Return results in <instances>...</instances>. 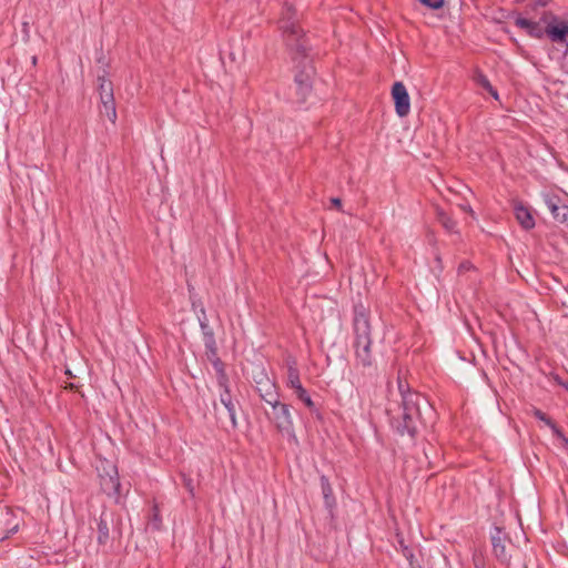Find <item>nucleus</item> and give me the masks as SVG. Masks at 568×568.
Masks as SVG:
<instances>
[{
    "instance_id": "nucleus-22",
    "label": "nucleus",
    "mask_w": 568,
    "mask_h": 568,
    "mask_svg": "<svg viewBox=\"0 0 568 568\" xmlns=\"http://www.w3.org/2000/svg\"><path fill=\"white\" fill-rule=\"evenodd\" d=\"M476 82L481 87L484 88L486 91L488 90H491V83L489 82L488 78L483 74V73H478L475 78Z\"/></svg>"
},
{
    "instance_id": "nucleus-13",
    "label": "nucleus",
    "mask_w": 568,
    "mask_h": 568,
    "mask_svg": "<svg viewBox=\"0 0 568 568\" xmlns=\"http://www.w3.org/2000/svg\"><path fill=\"white\" fill-rule=\"evenodd\" d=\"M531 413L532 415L545 423V425H547L551 430H552V434L555 436H557L558 438H562L565 442H567V438L564 436L562 432L558 428V426L552 422V419L550 417H548L544 412H541L540 409L534 407L531 409Z\"/></svg>"
},
{
    "instance_id": "nucleus-33",
    "label": "nucleus",
    "mask_w": 568,
    "mask_h": 568,
    "mask_svg": "<svg viewBox=\"0 0 568 568\" xmlns=\"http://www.w3.org/2000/svg\"><path fill=\"white\" fill-rule=\"evenodd\" d=\"M488 93H489L494 99L498 100L499 95H498L497 90H496L494 87H491V90H488Z\"/></svg>"
},
{
    "instance_id": "nucleus-34",
    "label": "nucleus",
    "mask_w": 568,
    "mask_h": 568,
    "mask_svg": "<svg viewBox=\"0 0 568 568\" xmlns=\"http://www.w3.org/2000/svg\"><path fill=\"white\" fill-rule=\"evenodd\" d=\"M68 387H69L70 389H77V388H78V385H77V384H74V383H70V384L68 385Z\"/></svg>"
},
{
    "instance_id": "nucleus-40",
    "label": "nucleus",
    "mask_w": 568,
    "mask_h": 568,
    "mask_svg": "<svg viewBox=\"0 0 568 568\" xmlns=\"http://www.w3.org/2000/svg\"><path fill=\"white\" fill-rule=\"evenodd\" d=\"M567 392H568V386H567Z\"/></svg>"
},
{
    "instance_id": "nucleus-2",
    "label": "nucleus",
    "mask_w": 568,
    "mask_h": 568,
    "mask_svg": "<svg viewBox=\"0 0 568 568\" xmlns=\"http://www.w3.org/2000/svg\"><path fill=\"white\" fill-rule=\"evenodd\" d=\"M398 389L402 395V405L395 412L388 410L390 426L398 435L415 438L433 416V408L423 395L409 390L408 387L406 389L400 379Z\"/></svg>"
},
{
    "instance_id": "nucleus-32",
    "label": "nucleus",
    "mask_w": 568,
    "mask_h": 568,
    "mask_svg": "<svg viewBox=\"0 0 568 568\" xmlns=\"http://www.w3.org/2000/svg\"><path fill=\"white\" fill-rule=\"evenodd\" d=\"M549 2H550V0H536L535 1L536 6H538V7H546V6H548Z\"/></svg>"
},
{
    "instance_id": "nucleus-30",
    "label": "nucleus",
    "mask_w": 568,
    "mask_h": 568,
    "mask_svg": "<svg viewBox=\"0 0 568 568\" xmlns=\"http://www.w3.org/2000/svg\"><path fill=\"white\" fill-rule=\"evenodd\" d=\"M555 382L567 390L568 383L564 382L559 376H555Z\"/></svg>"
},
{
    "instance_id": "nucleus-37",
    "label": "nucleus",
    "mask_w": 568,
    "mask_h": 568,
    "mask_svg": "<svg viewBox=\"0 0 568 568\" xmlns=\"http://www.w3.org/2000/svg\"><path fill=\"white\" fill-rule=\"evenodd\" d=\"M18 530V525H14L11 529H10V534H14L17 532Z\"/></svg>"
},
{
    "instance_id": "nucleus-9",
    "label": "nucleus",
    "mask_w": 568,
    "mask_h": 568,
    "mask_svg": "<svg viewBox=\"0 0 568 568\" xmlns=\"http://www.w3.org/2000/svg\"><path fill=\"white\" fill-rule=\"evenodd\" d=\"M505 539L506 535L500 528L496 527L494 534H491L493 552L501 564L508 565L510 555L506 550Z\"/></svg>"
},
{
    "instance_id": "nucleus-23",
    "label": "nucleus",
    "mask_w": 568,
    "mask_h": 568,
    "mask_svg": "<svg viewBox=\"0 0 568 568\" xmlns=\"http://www.w3.org/2000/svg\"><path fill=\"white\" fill-rule=\"evenodd\" d=\"M527 33L534 38H541L545 32H542L538 22L532 21V27L527 30Z\"/></svg>"
},
{
    "instance_id": "nucleus-27",
    "label": "nucleus",
    "mask_w": 568,
    "mask_h": 568,
    "mask_svg": "<svg viewBox=\"0 0 568 568\" xmlns=\"http://www.w3.org/2000/svg\"><path fill=\"white\" fill-rule=\"evenodd\" d=\"M403 552H404V556L406 557V559L409 561V565L414 564V558H415L414 552L410 549H408L407 547L404 548Z\"/></svg>"
},
{
    "instance_id": "nucleus-29",
    "label": "nucleus",
    "mask_w": 568,
    "mask_h": 568,
    "mask_svg": "<svg viewBox=\"0 0 568 568\" xmlns=\"http://www.w3.org/2000/svg\"><path fill=\"white\" fill-rule=\"evenodd\" d=\"M184 484H185V487L189 490V493L193 496L194 495V487H193L192 479H190V478L185 479Z\"/></svg>"
},
{
    "instance_id": "nucleus-20",
    "label": "nucleus",
    "mask_w": 568,
    "mask_h": 568,
    "mask_svg": "<svg viewBox=\"0 0 568 568\" xmlns=\"http://www.w3.org/2000/svg\"><path fill=\"white\" fill-rule=\"evenodd\" d=\"M438 221L443 225V227L449 233H457L456 231V222L446 213H438Z\"/></svg>"
},
{
    "instance_id": "nucleus-15",
    "label": "nucleus",
    "mask_w": 568,
    "mask_h": 568,
    "mask_svg": "<svg viewBox=\"0 0 568 568\" xmlns=\"http://www.w3.org/2000/svg\"><path fill=\"white\" fill-rule=\"evenodd\" d=\"M101 112L111 121V122H115L116 120V109H115V103H114V98L111 97L109 94V97H106V102L104 104H102V110Z\"/></svg>"
},
{
    "instance_id": "nucleus-39",
    "label": "nucleus",
    "mask_w": 568,
    "mask_h": 568,
    "mask_svg": "<svg viewBox=\"0 0 568 568\" xmlns=\"http://www.w3.org/2000/svg\"><path fill=\"white\" fill-rule=\"evenodd\" d=\"M36 62H37V58H36V57H33V59H32V63H36Z\"/></svg>"
},
{
    "instance_id": "nucleus-14",
    "label": "nucleus",
    "mask_w": 568,
    "mask_h": 568,
    "mask_svg": "<svg viewBox=\"0 0 568 568\" xmlns=\"http://www.w3.org/2000/svg\"><path fill=\"white\" fill-rule=\"evenodd\" d=\"M209 361L211 362V364L213 365V367L216 372L219 386H225V384H227L229 379H227V375L225 373L223 362L221 361V358L219 356L214 357V358H210Z\"/></svg>"
},
{
    "instance_id": "nucleus-24",
    "label": "nucleus",
    "mask_w": 568,
    "mask_h": 568,
    "mask_svg": "<svg viewBox=\"0 0 568 568\" xmlns=\"http://www.w3.org/2000/svg\"><path fill=\"white\" fill-rule=\"evenodd\" d=\"M515 24L516 27L527 31L530 27H532V21L523 17H517L515 19Z\"/></svg>"
},
{
    "instance_id": "nucleus-28",
    "label": "nucleus",
    "mask_w": 568,
    "mask_h": 568,
    "mask_svg": "<svg viewBox=\"0 0 568 568\" xmlns=\"http://www.w3.org/2000/svg\"><path fill=\"white\" fill-rule=\"evenodd\" d=\"M100 81V93H104L108 90V83H111L110 81H106L104 78H99Z\"/></svg>"
},
{
    "instance_id": "nucleus-3",
    "label": "nucleus",
    "mask_w": 568,
    "mask_h": 568,
    "mask_svg": "<svg viewBox=\"0 0 568 568\" xmlns=\"http://www.w3.org/2000/svg\"><path fill=\"white\" fill-rule=\"evenodd\" d=\"M353 331L355 366L371 371L375 363L372 354V328L368 311L363 305H357L354 308Z\"/></svg>"
},
{
    "instance_id": "nucleus-19",
    "label": "nucleus",
    "mask_w": 568,
    "mask_h": 568,
    "mask_svg": "<svg viewBox=\"0 0 568 568\" xmlns=\"http://www.w3.org/2000/svg\"><path fill=\"white\" fill-rule=\"evenodd\" d=\"M197 318H199L200 327L202 329L204 338L209 337V334H214L213 329L209 325V320H207L206 312H205L204 307L200 308Z\"/></svg>"
},
{
    "instance_id": "nucleus-31",
    "label": "nucleus",
    "mask_w": 568,
    "mask_h": 568,
    "mask_svg": "<svg viewBox=\"0 0 568 568\" xmlns=\"http://www.w3.org/2000/svg\"><path fill=\"white\" fill-rule=\"evenodd\" d=\"M331 202H332V204H333L335 207H337V209H339V207H341V205H342V201H341L338 197H333V199L331 200Z\"/></svg>"
},
{
    "instance_id": "nucleus-8",
    "label": "nucleus",
    "mask_w": 568,
    "mask_h": 568,
    "mask_svg": "<svg viewBox=\"0 0 568 568\" xmlns=\"http://www.w3.org/2000/svg\"><path fill=\"white\" fill-rule=\"evenodd\" d=\"M544 202L557 222L568 223V205L561 203L559 197L546 194Z\"/></svg>"
},
{
    "instance_id": "nucleus-5",
    "label": "nucleus",
    "mask_w": 568,
    "mask_h": 568,
    "mask_svg": "<svg viewBox=\"0 0 568 568\" xmlns=\"http://www.w3.org/2000/svg\"><path fill=\"white\" fill-rule=\"evenodd\" d=\"M286 385L288 388L293 389L296 397L304 403V405L311 409H315V403L312 397L307 393V390L303 387L300 378V372L296 367L295 362H290L287 364V378Z\"/></svg>"
},
{
    "instance_id": "nucleus-11",
    "label": "nucleus",
    "mask_w": 568,
    "mask_h": 568,
    "mask_svg": "<svg viewBox=\"0 0 568 568\" xmlns=\"http://www.w3.org/2000/svg\"><path fill=\"white\" fill-rule=\"evenodd\" d=\"M545 33L552 42L566 44L568 47V24L562 22L548 24L545 29Z\"/></svg>"
},
{
    "instance_id": "nucleus-26",
    "label": "nucleus",
    "mask_w": 568,
    "mask_h": 568,
    "mask_svg": "<svg viewBox=\"0 0 568 568\" xmlns=\"http://www.w3.org/2000/svg\"><path fill=\"white\" fill-rule=\"evenodd\" d=\"M109 94L113 97L112 83H108V90L104 93H100L102 104L106 102V97H109Z\"/></svg>"
},
{
    "instance_id": "nucleus-16",
    "label": "nucleus",
    "mask_w": 568,
    "mask_h": 568,
    "mask_svg": "<svg viewBox=\"0 0 568 568\" xmlns=\"http://www.w3.org/2000/svg\"><path fill=\"white\" fill-rule=\"evenodd\" d=\"M101 486L105 491L119 493L120 481L114 470V476L110 475L109 478H102Z\"/></svg>"
},
{
    "instance_id": "nucleus-12",
    "label": "nucleus",
    "mask_w": 568,
    "mask_h": 568,
    "mask_svg": "<svg viewBox=\"0 0 568 568\" xmlns=\"http://www.w3.org/2000/svg\"><path fill=\"white\" fill-rule=\"evenodd\" d=\"M221 387L223 388V392L220 394V402L226 408L230 419L232 422V426L235 428L237 426L236 410H235V405L232 400L229 385L225 384V386H221Z\"/></svg>"
},
{
    "instance_id": "nucleus-6",
    "label": "nucleus",
    "mask_w": 568,
    "mask_h": 568,
    "mask_svg": "<svg viewBox=\"0 0 568 568\" xmlns=\"http://www.w3.org/2000/svg\"><path fill=\"white\" fill-rule=\"evenodd\" d=\"M392 97L395 103V111L398 116L404 118L410 111V99L403 82H395L392 88Z\"/></svg>"
},
{
    "instance_id": "nucleus-21",
    "label": "nucleus",
    "mask_w": 568,
    "mask_h": 568,
    "mask_svg": "<svg viewBox=\"0 0 568 568\" xmlns=\"http://www.w3.org/2000/svg\"><path fill=\"white\" fill-rule=\"evenodd\" d=\"M321 489L326 504L328 505L333 500V488L328 478L325 475L321 476Z\"/></svg>"
},
{
    "instance_id": "nucleus-1",
    "label": "nucleus",
    "mask_w": 568,
    "mask_h": 568,
    "mask_svg": "<svg viewBox=\"0 0 568 568\" xmlns=\"http://www.w3.org/2000/svg\"><path fill=\"white\" fill-rule=\"evenodd\" d=\"M294 17V8L291 4L285 3L282 9L278 24L294 62V83L297 102L304 103L312 92L315 69L310 53L311 47L308 44V39L305 38Z\"/></svg>"
},
{
    "instance_id": "nucleus-4",
    "label": "nucleus",
    "mask_w": 568,
    "mask_h": 568,
    "mask_svg": "<svg viewBox=\"0 0 568 568\" xmlns=\"http://www.w3.org/2000/svg\"><path fill=\"white\" fill-rule=\"evenodd\" d=\"M270 406L273 409L274 422L278 432L295 439L294 422L290 405L282 403L278 398L276 399V404H271Z\"/></svg>"
},
{
    "instance_id": "nucleus-38",
    "label": "nucleus",
    "mask_w": 568,
    "mask_h": 568,
    "mask_svg": "<svg viewBox=\"0 0 568 568\" xmlns=\"http://www.w3.org/2000/svg\"><path fill=\"white\" fill-rule=\"evenodd\" d=\"M410 568H423V567H422V566H419V565L412 564V565H410Z\"/></svg>"
},
{
    "instance_id": "nucleus-17",
    "label": "nucleus",
    "mask_w": 568,
    "mask_h": 568,
    "mask_svg": "<svg viewBox=\"0 0 568 568\" xmlns=\"http://www.w3.org/2000/svg\"><path fill=\"white\" fill-rule=\"evenodd\" d=\"M109 540V526L106 520L101 516L98 523V542L101 545L106 544Z\"/></svg>"
},
{
    "instance_id": "nucleus-18",
    "label": "nucleus",
    "mask_w": 568,
    "mask_h": 568,
    "mask_svg": "<svg viewBox=\"0 0 568 568\" xmlns=\"http://www.w3.org/2000/svg\"><path fill=\"white\" fill-rule=\"evenodd\" d=\"M204 346H205L206 356L209 359L219 356L214 334H209V337L204 338Z\"/></svg>"
},
{
    "instance_id": "nucleus-36",
    "label": "nucleus",
    "mask_w": 568,
    "mask_h": 568,
    "mask_svg": "<svg viewBox=\"0 0 568 568\" xmlns=\"http://www.w3.org/2000/svg\"><path fill=\"white\" fill-rule=\"evenodd\" d=\"M65 374H67L70 378L75 377V376L72 374V372H71L70 369H67V371H65Z\"/></svg>"
},
{
    "instance_id": "nucleus-10",
    "label": "nucleus",
    "mask_w": 568,
    "mask_h": 568,
    "mask_svg": "<svg viewBox=\"0 0 568 568\" xmlns=\"http://www.w3.org/2000/svg\"><path fill=\"white\" fill-rule=\"evenodd\" d=\"M514 213L516 220L523 229L531 230L535 227V219L531 214V211L526 205L520 202H516L514 204Z\"/></svg>"
},
{
    "instance_id": "nucleus-25",
    "label": "nucleus",
    "mask_w": 568,
    "mask_h": 568,
    "mask_svg": "<svg viewBox=\"0 0 568 568\" xmlns=\"http://www.w3.org/2000/svg\"><path fill=\"white\" fill-rule=\"evenodd\" d=\"M419 1L430 9H439L444 3V0H419Z\"/></svg>"
},
{
    "instance_id": "nucleus-7",
    "label": "nucleus",
    "mask_w": 568,
    "mask_h": 568,
    "mask_svg": "<svg viewBox=\"0 0 568 568\" xmlns=\"http://www.w3.org/2000/svg\"><path fill=\"white\" fill-rule=\"evenodd\" d=\"M256 390L260 397L268 405L276 404V399L280 398L276 384L267 376H263L261 379L256 381Z\"/></svg>"
},
{
    "instance_id": "nucleus-35",
    "label": "nucleus",
    "mask_w": 568,
    "mask_h": 568,
    "mask_svg": "<svg viewBox=\"0 0 568 568\" xmlns=\"http://www.w3.org/2000/svg\"><path fill=\"white\" fill-rule=\"evenodd\" d=\"M459 268H460V270H468V268H469V265H468V264L463 263V264H460Z\"/></svg>"
}]
</instances>
